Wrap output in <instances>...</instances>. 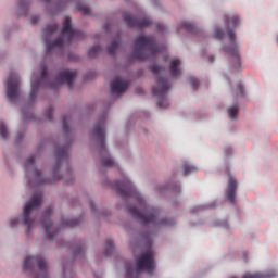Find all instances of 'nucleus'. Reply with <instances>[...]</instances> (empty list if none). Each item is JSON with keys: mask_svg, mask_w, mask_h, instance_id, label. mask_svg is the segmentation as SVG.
<instances>
[{"mask_svg": "<svg viewBox=\"0 0 278 278\" xmlns=\"http://www.w3.org/2000/svg\"><path fill=\"white\" fill-rule=\"evenodd\" d=\"M115 190L119 197H123V199H135L137 201L140 210L137 207H130L129 212L131 216L137 218V220H140L142 225H160L165 227H172V225H175V220L169 218L157 222L160 211L147 205V202L136 190V187H134V184H131L129 179H125L123 182H115Z\"/></svg>", "mask_w": 278, "mask_h": 278, "instance_id": "nucleus-1", "label": "nucleus"}, {"mask_svg": "<svg viewBox=\"0 0 278 278\" xmlns=\"http://www.w3.org/2000/svg\"><path fill=\"white\" fill-rule=\"evenodd\" d=\"M225 25L229 27H238L240 25V17L235 15L230 17L229 15L224 16ZM227 37L230 45L224 48L225 52L229 56L230 67L232 71H242V62L240 60V50L236 43V31L228 29Z\"/></svg>", "mask_w": 278, "mask_h": 278, "instance_id": "nucleus-2", "label": "nucleus"}, {"mask_svg": "<svg viewBox=\"0 0 278 278\" xmlns=\"http://www.w3.org/2000/svg\"><path fill=\"white\" fill-rule=\"evenodd\" d=\"M40 71L41 76L39 80L31 84V94H34L42 86V84H47V86H49V88L52 90H58V87L62 86V84H66L68 88H73V81L75 80V77H77V72L64 70L59 73L54 81H49L47 65H41Z\"/></svg>", "mask_w": 278, "mask_h": 278, "instance_id": "nucleus-3", "label": "nucleus"}, {"mask_svg": "<svg viewBox=\"0 0 278 278\" xmlns=\"http://www.w3.org/2000/svg\"><path fill=\"white\" fill-rule=\"evenodd\" d=\"M162 51H164V48L155 45V38L151 36H139L135 40L132 58L134 60L142 62L149 60V58H155V55L162 53Z\"/></svg>", "mask_w": 278, "mask_h": 278, "instance_id": "nucleus-4", "label": "nucleus"}, {"mask_svg": "<svg viewBox=\"0 0 278 278\" xmlns=\"http://www.w3.org/2000/svg\"><path fill=\"white\" fill-rule=\"evenodd\" d=\"M153 75L156 78V85L152 88V94L159 97V108H168V100H166V93L170 90V84L167 78L162 77V67L153 65L151 67Z\"/></svg>", "mask_w": 278, "mask_h": 278, "instance_id": "nucleus-5", "label": "nucleus"}, {"mask_svg": "<svg viewBox=\"0 0 278 278\" xmlns=\"http://www.w3.org/2000/svg\"><path fill=\"white\" fill-rule=\"evenodd\" d=\"M154 253L153 250H148L141 254V256L137 260L136 270L131 267V265H126V277L134 278L140 275L141 270H146L152 275L153 270H155V261H153Z\"/></svg>", "mask_w": 278, "mask_h": 278, "instance_id": "nucleus-6", "label": "nucleus"}, {"mask_svg": "<svg viewBox=\"0 0 278 278\" xmlns=\"http://www.w3.org/2000/svg\"><path fill=\"white\" fill-rule=\"evenodd\" d=\"M40 205H42V193H37L35 195H33L30 202H28L25 206H24V225L25 227H27V233H29V231H31V228L34 227V219H31L30 214L31 212H34V210H38V207H40Z\"/></svg>", "mask_w": 278, "mask_h": 278, "instance_id": "nucleus-7", "label": "nucleus"}, {"mask_svg": "<svg viewBox=\"0 0 278 278\" xmlns=\"http://www.w3.org/2000/svg\"><path fill=\"white\" fill-rule=\"evenodd\" d=\"M58 31L56 24L48 25L45 30V42H46V51L47 55L53 51V49H62L64 47V38L59 37L54 41H50L49 38H51L52 34H55Z\"/></svg>", "mask_w": 278, "mask_h": 278, "instance_id": "nucleus-8", "label": "nucleus"}, {"mask_svg": "<svg viewBox=\"0 0 278 278\" xmlns=\"http://www.w3.org/2000/svg\"><path fill=\"white\" fill-rule=\"evenodd\" d=\"M93 136L98 141L101 155H108V148H105V118L100 119L94 126Z\"/></svg>", "mask_w": 278, "mask_h": 278, "instance_id": "nucleus-9", "label": "nucleus"}, {"mask_svg": "<svg viewBox=\"0 0 278 278\" xmlns=\"http://www.w3.org/2000/svg\"><path fill=\"white\" fill-rule=\"evenodd\" d=\"M7 99L10 103L18 99V76L11 74L7 78Z\"/></svg>", "mask_w": 278, "mask_h": 278, "instance_id": "nucleus-10", "label": "nucleus"}, {"mask_svg": "<svg viewBox=\"0 0 278 278\" xmlns=\"http://www.w3.org/2000/svg\"><path fill=\"white\" fill-rule=\"evenodd\" d=\"M34 262L38 265L43 277H47V261H45L42 256H27L24 262V270H30L34 266Z\"/></svg>", "mask_w": 278, "mask_h": 278, "instance_id": "nucleus-11", "label": "nucleus"}, {"mask_svg": "<svg viewBox=\"0 0 278 278\" xmlns=\"http://www.w3.org/2000/svg\"><path fill=\"white\" fill-rule=\"evenodd\" d=\"M124 21L128 25V27H132L136 29H142L151 25V20H149V17L136 18L134 16H130L129 13H124Z\"/></svg>", "mask_w": 278, "mask_h": 278, "instance_id": "nucleus-12", "label": "nucleus"}, {"mask_svg": "<svg viewBox=\"0 0 278 278\" xmlns=\"http://www.w3.org/2000/svg\"><path fill=\"white\" fill-rule=\"evenodd\" d=\"M51 214H53V207L50 206L45 211L43 219L41 222L48 240H53V236H55V232L52 230L53 223L49 219Z\"/></svg>", "mask_w": 278, "mask_h": 278, "instance_id": "nucleus-13", "label": "nucleus"}, {"mask_svg": "<svg viewBox=\"0 0 278 278\" xmlns=\"http://www.w3.org/2000/svg\"><path fill=\"white\" fill-rule=\"evenodd\" d=\"M80 34V31L73 29L71 26V17H65L62 35L66 36L67 42H71L73 38H79Z\"/></svg>", "mask_w": 278, "mask_h": 278, "instance_id": "nucleus-14", "label": "nucleus"}, {"mask_svg": "<svg viewBox=\"0 0 278 278\" xmlns=\"http://www.w3.org/2000/svg\"><path fill=\"white\" fill-rule=\"evenodd\" d=\"M128 88L129 83L121 79L119 77L115 78L111 83V92H113V94H123V92H126Z\"/></svg>", "mask_w": 278, "mask_h": 278, "instance_id": "nucleus-15", "label": "nucleus"}, {"mask_svg": "<svg viewBox=\"0 0 278 278\" xmlns=\"http://www.w3.org/2000/svg\"><path fill=\"white\" fill-rule=\"evenodd\" d=\"M238 190V181L236 178L230 177L228 180V188L226 190V199L229 203H236V192Z\"/></svg>", "mask_w": 278, "mask_h": 278, "instance_id": "nucleus-16", "label": "nucleus"}, {"mask_svg": "<svg viewBox=\"0 0 278 278\" xmlns=\"http://www.w3.org/2000/svg\"><path fill=\"white\" fill-rule=\"evenodd\" d=\"M58 166H60L62 160H68V146L56 148L55 150Z\"/></svg>", "mask_w": 278, "mask_h": 278, "instance_id": "nucleus-17", "label": "nucleus"}, {"mask_svg": "<svg viewBox=\"0 0 278 278\" xmlns=\"http://www.w3.org/2000/svg\"><path fill=\"white\" fill-rule=\"evenodd\" d=\"M179 66H181V61L179 59L172 60L170 66H169V73L172 77H179V75H181V72L179 71Z\"/></svg>", "mask_w": 278, "mask_h": 278, "instance_id": "nucleus-18", "label": "nucleus"}, {"mask_svg": "<svg viewBox=\"0 0 278 278\" xmlns=\"http://www.w3.org/2000/svg\"><path fill=\"white\" fill-rule=\"evenodd\" d=\"M277 274L275 271H266L264 274H245L243 275V278H273L276 277Z\"/></svg>", "mask_w": 278, "mask_h": 278, "instance_id": "nucleus-19", "label": "nucleus"}, {"mask_svg": "<svg viewBox=\"0 0 278 278\" xmlns=\"http://www.w3.org/2000/svg\"><path fill=\"white\" fill-rule=\"evenodd\" d=\"M181 27L182 29H186V31H189V34H197V26L190 22H184Z\"/></svg>", "mask_w": 278, "mask_h": 278, "instance_id": "nucleus-20", "label": "nucleus"}, {"mask_svg": "<svg viewBox=\"0 0 278 278\" xmlns=\"http://www.w3.org/2000/svg\"><path fill=\"white\" fill-rule=\"evenodd\" d=\"M111 253H114V240L109 239L105 243L104 255L108 257Z\"/></svg>", "mask_w": 278, "mask_h": 278, "instance_id": "nucleus-21", "label": "nucleus"}, {"mask_svg": "<svg viewBox=\"0 0 278 278\" xmlns=\"http://www.w3.org/2000/svg\"><path fill=\"white\" fill-rule=\"evenodd\" d=\"M182 170H184V175H192V173H197V167L194 165L184 163Z\"/></svg>", "mask_w": 278, "mask_h": 278, "instance_id": "nucleus-22", "label": "nucleus"}, {"mask_svg": "<svg viewBox=\"0 0 278 278\" xmlns=\"http://www.w3.org/2000/svg\"><path fill=\"white\" fill-rule=\"evenodd\" d=\"M99 51H101V46L99 45L93 46L88 51L89 58H97V55L99 54Z\"/></svg>", "mask_w": 278, "mask_h": 278, "instance_id": "nucleus-23", "label": "nucleus"}, {"mask_svg": "<svg viewBox=\"0 0 278 278\" xmlns=\"http://www.w3.org/2000/svg\"><path fill=\"white\" fill-rule=\"evenodd\" d=\"M0 136L2 140H7L9 132H8V127L3 122H0Z\"/></svg>", "mask_w": 278, "mask_h": 278, "instance_id": "nucleus-24", "label": "nucleus"}, {"mask_svg": "<svg viewBox=\"0 0 278 278\" xmlns=\"http://www.w3.org/2000/svg\"><path fill=\"white\" fill-rule=\"evenodd\" d=\"M118 49V41H113L109 48H108V53L109 55H114L116 53V50Z\"/></svg>", "mask_w": 278, "mask_h": 278, "instance_id": "nucleus-25", "label": "nucleus"}, {"mask_svg": "<svg viewBox=\"0 0 278 278\" xmlns=\"http://www.w3.org/2000/svg\"><path fill=\"white\" fill-rule=\"evenodd\" d=\"M228 114L232 121H235V118H238V105L229 108Z\"/></svg>", "mask_w": 278, "mask_h": 278, "instance_id": "nucleus-26", "label": "nucleus"}, {"mask_svg": "<svg viewBox=\"0 0 278 278\" xmlns=\"http://www.w3.org/2000/svg\"><path fill=\"white\" fill-rule=\"evenodd\" d=\"M79 225V219H66L63 222V227H75Z\"/></svg>", "mask_w": 278, "mask_h": 278, "instance_id": "nucleus-27", "label": "nucleus"}, {"mask_svg": "<svg viewBox=\"0 0 278 278\" xmlns=\"http://www.w3.org/2000/svg\"><path fill=\"white\" fill-rule=\"evenodd\" d=\"M102 166L112 167L114 166V159L106 156L102 160Z\"/></svg>", "mask_w": 278, "mask_h": 278, "instance_id": "nucleus-28", "label": "nucleus"}, {"mask_svg": "<svg viewBox=\"0 0 278 278\" xmlns=\"http://www.w3.org/2000/svg\"><path fill=\"white\" fill-rule=\"evenodd\" d=\"M71 122V117H63V131L64 134H68L71 128L68 127V123Z\"/></svg>", "mask_w": 278, "mask_h": 278, "instance_id": "nucleus-29", "label": "nucleus"}, {"mask_svg": "<svg viewBox=\"0 0 278 278\" xmlns=\"http://www.w3.org/2000/svg\"><path fill=\"white\" fill-rule=\"evenodd\" d=\"M78 10L79 12H81V14H84V16L90 15V8H88L87 5L80 4L78 5Z\"/></svg>", "mask_w": 278, "mask_h": 278, "instance_id": "nucleus-30", "label": "nucleus"}, {"mask_svg": "<svg viewBox=\"0 0 278 278\" xmlns=\"http://www.w3.org/2000/svg\"><path fill=\"white\" fill-rule=\"evenodd\" d=\"M235 94L237 97H244V87L242 86V84L237 85V89L235 91Z\"/></svg>", "mask_w": 278, "mask_h": 278, "instance_id": "nucleus-31", "label": "nucleus"}, {"mask_svg": "<svg viewBox=\"0 0 278 278\" xmlns=\"http://www.w3.org/2000/svg\"><path fill=\"white\" fill-rule=\"evenodd\" d=\"M35 162H36V157L34 155L29 156L26 160L25 168H29L30 166H34Z\"/></svg>", "mask_w": 278, "mask_h": 278, "instance_id": "nucleus-32", "label": "nucleus"}, {"mask_svg": "<svg viewBox=\"0 0 278 278\" xmlns=\"http://www.w3.org/2000/svg\"><path fill=\"white\" fill-rule=\"evenodd\" d=\"M214 36L217 40H223V38H225V33L220 29H216Z\"/></svg>", "mask_w": 278, "mask_h": 278, "instance_id": "nucleus-33", "label": "nucleus"}, {"mask_svg": "<svg viewBox=\"0 0 278 278\" xmlns=\"http://www.w3.org/2000/svg\"><path fill=\"white\" fill-rule=\"evenodd\" d=\"M189 81H190L193 90H197L199 88V79L191 77V78H189Z\"/></svg>", "mask_w": 278, "mask_h": 278, "instance_id": "nucleus-34", "label": "nucleus"}, {"mask_svg": "<svg viewBox=\"0 0 278 278\" xmlns=\"http://www.w3.org/2000/svg\"><path fill=\"white\" fill-rule=\"evenodd\" d=\"M46 118L48 121H53V108H49L47 111H46Z\"/></svg>", "mask_w": 278, "mask_h": 278, "instance_id": "nucleus-35", "label": "nucleus"}, {"mask_svg": "<svg viewBox=\"0 0 278 278\" xmlns=\"http://www.w3.org/2000/svg\"><path fill=\"white\" fill-rule=\"evenodd\" d=\"M40 21V17H38V16H33L31 18H30V23L33 24V25H36V23H38Z\"/></svg>", "mask_w": 278, "mask_h": 278, "instance_id": "nucleus-36", "label": "nucleus"}, {"mask_svg": "<svg viewBox=\"0 0 278 278\" xmlns=\"http://www.w3.org/2000/svg\"><path fill=\"white\" fill-rule=\"evenodd\" d=\"M16 225H18V219H12L11 227H16Z\"/></svg>", "mask_w": 278, "mask_h": 278, "instance_id": "nucleus-37", "label": "nucleus"}, {"mask_svg": "<svg viewBox=\"0 0 278 278\" xmlns=\"http://www.w3.org/2000/svg\"><path fill=\"white\" fill-rule=\"evenodd\" d=\"M164 29H166V27H164V25H162V24L157 25V30L159 31H164Z\"/></svg>", "mask_w": 278, "mask_h": 278, "instance_id": "nucleus-38", "label": "nucleus"}, {"mask_svg": "<svg viewBox=\"0 0 278 278\" xmlns=\"http://www.w3.org/2000/svg\"><path fill=\"white\" fill-rule=\"evenodd\" d=\"M41 175H42V172H40V170H36V172H35V177L38 178V177H40Z\"/></svg>", "mask_w": 278, "mask_h": 278, "instance_id": "nucleus-39", "label": "nucleus"}, {"mask_svg": "<svg viewBox=\"0 0 278 278\" xmlns=\"http://www.w3.org/2000/svg\"><path fill=\"white\" fill-rule=\"evenodd\" d=\"M104 29H105V31H110V26H109V25H105V26H104Z\"/></svg>", "mask_w": 278, "mask_h": 278, "instance_id": "nucleus-40", "label": "nucleus"}, {"mask_svg": "<svg viewBox=\"0 0 278 278\" xmlns=\"http://www.w3.org/2000/svg\"><path fill=\"white\" fill-rule=\"evenodd\" d=\"M90 207L91 210H94V204L92 202H90Z\"/></svg>", "mask_w": 278, "mask_h": 278, "instance_id": "nucleus-41", "label": "nucleus"}, {"mask_svg": "<svg viewBox=\"0 0 278 278\" xmlns=\"http://www.w3.org/2000/svg\"><path fill=\"white\" fill-rule=\"evenodd\" d=\"M210 62H214V56H211V58H210Z\"/></svg>", "mask_w": 278, "mask_h": 278, "instance_id": "nucleus-42", "label": "nucleus"}, {"mask_svg": "<svg viewBox=\"0 0 278 278\" xmlns=\"http://www.w3.org/2000/svg\"><path fill=\"white\" fill-rule=\"evenodd\" d=\"M94 277H96V278H100L99 276H97V274H94Z\"/></svg>", "mask_w": 278, "mask_h": 278, "instance_id": "nucleus-43", "label": "nucleus"}]
</instances>
